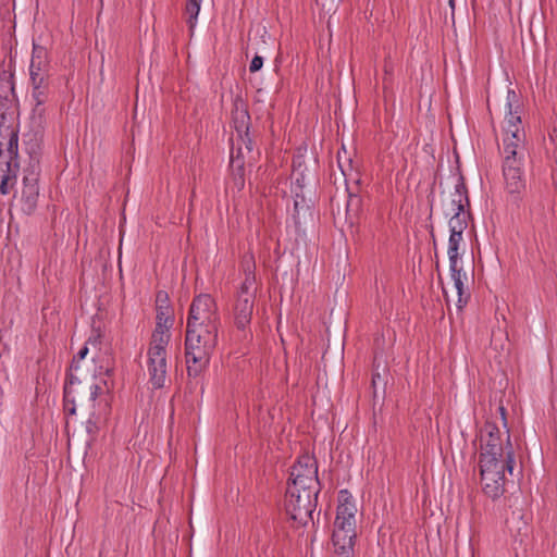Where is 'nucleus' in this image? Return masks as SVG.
I'll return each instance as SVG.
<instances>
[{
  "label": "nucleus",
  "instance_id": "obj_1",
  "mask_svg": "<svg viewBox=\"0 0 557 557\" xmlns=\"http://www.w3.org/2000/svg\"><path fill=\"white\" fill-rule=\"evenodd\" d=\"M500 140L504 156L525 158V132L521 121L522 106L516 91L508 89L502 108Z\"/></svg>",
  "mask_w": 557,
  "mask_h": 557
},
{
  "label": "nucleus",
  "instance_id": "obj_2",
  "mask_svg": "<svg viewBox=\"0 0 557 557\" xmlns=\"http://www.w3.org/2000/svg\"><path fill=\"white\" fill-rule=\"evenodd\" d=\"M218 329L186 327L185 357L189 375H198L209 363L216 346Z\"/></svg>",
  "mask_w": 557,
  "mask_h": 557
},
{
  "label": "nucleus",
  "instance_id": "obj_3",
  "mask_svg": "<svg viewBox=\"0 0 557 557\" xmlns=\"http://www.w3.org/2000/svg\"><path fill=\"white\" fill-rule=\"evenodd\" d=\"M0 124V193L8 195L14 187L18 172L17 128L13 122Z\"/></svg>",
  "mask_w": 557,
  "mask_h": 557
},
{
  "label": "nucleus",
  "instance_id": "obj_4",
  "mask_svg": "<svg viewBox=\"0 0 557 557\" xmlns=\"http://www.w3.org/2000/svg\"><path fill=\"white\" fill-rule=\"evenodd\" d=\"M515 454L510 450L500 456H480L481 483L484 493L491 498H498L505 492L506 473L512 472Z\"/></svg>",
  "mask_w": 557,
  "mask_h": 557
},
{
  "label": "nucleus",
  "instance_id": "obj_5",
  "mask_svg": "<svg viewBox=\"0 0 557 557\" xmlns=\"http://www.w3.org/2000/svg\"><path fill=\"white\" fill-rule=\"evenodd\" d=\"M242 267L245 274V280L242 283L233 308L234 323L238 330H245L250 324L253 313L256 294L258 290V284L255 274L256 263L253 255H245L242 261Z\"/></svg>",
  "mask_w": 557,
  "mask_h": 557
},
{
  "label": "nucleus",
  "instance_id": "obj_6",
  "mask_svg": "<svg viewBox=\"0 0 557 557\" xmlns=\"http://www.w3.org/2000/svg\"><path fill=\"white\" fill-rule=\"evenodd\" d=\"M158 334L159 335H151L147 352V373L149 375V382L156 388L164 386L166 380V347L171 338L162 335V332Z\"/></svg>",
  "mask_w": 557,
  "mask_h": 557
},
{
  "label": "nucleus",
  "instance_id": "obj_7",
  "mask_svg": "<svg viewBox=\"0 0 557 557\" xmlns=\"http://www.w3.org/2000/svg\"><path fill=\"white\" fill-rule=\"evenodd\" d=\"M318 492L288 486L285 496V509L290 518L301 524L311 519Z\"/></svg>",
  "mask_w": 557,
  "mask_h": 557
},
{
  "label": "nucleus",
  "instance_id": "obj_8",
  "mask_svg": "<svg viewBox=\"0 0 557 557\" xmlns=\"http://www.w3.org/2000/svg\"><path fill=\"white\" fill-rule=\"evenodd\" d=\"M187 326L218 329V308L210 295H199L194 299L189 309Z\"/></svg>",
  "mask_w": 557,
  "mask_h": 557
},
{
  "label": "nucleus",
  "instance_id": "obj_9",
  "mask_svg": "<svg viewBox=\"0 0 557 557\" xmlns=\"http://www.w3.org/2000/svg\"><path fill=\"white\" fill-rule=\"evenodd\" d=\"M357 519L336 517L333 530V545L337 557H354L357 539Z\"/></svg>",
  "mask_w": 557,
  "mask_h": 557
},
{
  "label": "nucleus",
  "instance_id": "obj_10",
  "mask_svg": "<svg viewBox=\"0 0 557 557\" xmlns=\"http://www.w3.org/2000/svg\"><path fill=\"white\" fill-rule=\"evenodd\" d=\"M288 486L319 492L318 467L313 457L304 455L298 459L292 468Z\"/></svg>",
  "mask_w": 557,
  "mask_h": 557
},
{
  "label": "nucleus",
  "instance_id": "obj_11",
  "mask_svg": "<svg viewBox=\"0 0 557 557\" xmlns=\"http://www.w3.org/2000/svg\"><path fill=\"white\" fill-rule=\"evenodd\" d=\"M468 205L469 199L467 195V188L462 177H459L455 186L453 198L448 203L451 212H454V215L449 220L450 235L463 236V232L468 226V214L465 211V208Z\"/></svg>",
  "mask_w": 557,
  "mask_h": 557
},
{
  "label": "nucleus",
  "instance_id": "obj_12",
  "mask_svg": "<svg viewBox=\"0 0 557 557\" xmlns=\"http://www.w3.org/2000/svg\"><path fill=\"white\" fill-rule=\"evenodd\" d=\"M480 442V456H500L507 450L515 454L508 431H506V438L503 440L499 429L492 422H486L481 429Z\"/></svg>",
  "mask_w": 557,
  "mask_h": 557
},
{
  "label": "nucleus",
  "instance_id": "obj_13",
  "mask_svg": "<svg viewBox=\"0 0 557 557\" xmlns=\"http://www.w3.org/2000/svg\"><path fill=\"white\" fill-rule=\"evenodd\" d=\"M38 177L39 163L37 160H32L29 166L25 170L20 199L21 209L26 214H32L37 207L39 197Z\"/></svg>",
  "mask_w": 557,
  "mask_h": 557
},
{
  "label": "nucleus",
  "instance_id": "obj_14",
  "mask_svg": "<svg viewBox=\"0 0 557 557\" xmlns=\"http://www.w3.org/2000/svg\"><path fill=\"white\" fill-rule=\"evenodd\" d=\"M525 158L504 156L503 173L505 188L511 195H520L525 189L522 166Z\"/></svg>",
  "mask_w": 557,
  "mask_h": 557
},
{
  "label": "nucleus",
  "instance_id": "obj_15",
  "mask_svg": "<svg viewBox=\"0 0 557 557\" xmlns=\"http://www.w3.org/2000/svg\"><path fill=\"white\" fill-rule=\"evenodd\" d=\"M156 327L152 335H162L171 337L170 330L174 323L173 309L170 306L168 294L159 292L156 298Z\"/></svg>",
  "mask_w": 557,
  "mask_h": 557
},
{
  "label": "nucleus",
  "instance_id": "obj_16",
  "mask_svg": "<svg viewBox=\"0 0 557 557\" xmlns=\"http://www.w3.org/2000/svg\"><path fill=\"white\" fill-rule=\"evenodd\" d=\"M450 275L451 280L454 282V289L457 295V306L459 309H461L469 300L470 293L468 290V287L466 286L468 283V276L466 273L462 272V268L460 263L449 264Z\"/></svg>",
  "mask_w": 557,
  "mask_h": 557
},
{
  "label": "nucleus",
  "instance_id": "obj_17",
  "mask_svg": "<svg viewBox=\"0 0 557 557\" xmlns=\"http://www.w3.org/2000/svg\"><path fill=\"white\" fill-rule=\"evenodd\" d=\"M32 98L34 101L33 108V121L37 124L38 127L42 125L46 115V107L45 104L49 98V88H32Z\"/></svg>",
  "mask_w": 557,
  "mask_h": 557
},
{
  "label": "nucleus",
  "instance_id": "obj_18",
  "mask_svg": "<svg viewBox=\"0 0 557 557\" xmlns=\"http://www.w3.org/2000/svg\"><path fill=\"white\" fill-rule=\"evenodd\" d=\"M358 508L355 499L347 490L338 493V506L336 517L345 519H357Z\"/></svg>",
  "mask_w": 557,
  "mask_h": 557
},
{
  "label": "nucleus",
  "instance_id": "obj_19",
  "mask_svg": "<svg viewBox=\"0 0 557 557\" xmlns=\"http://www.w3.org/2000/svg\"><path fill=\"white\" fill-rule=\"evenodd\" d=\"M48 53L47 50L41 46L34 45L33 55L29 65V75L37 76L39 74H48Z\"/></svg>",
  "mask_w": 557,
  "mask_h": 557
},
{
  "label": "nucleus",
  "instance_id": "obj_20",
  "mask_svg": "<svg viewBox=\"0 0 557 557\" xmlns=\"http://www.w3.org/2000/svg\"><path fill=\"white\" fill-rule=\"evenodd\" d=\"M201 0H188L185 8L186 23L188 24L190 34L194 33L198 14L200 12Z\"/></svg>",
  "mask_w": 557,
  "mask_h": 557
},
{
  "label": "nucleus",
  "instance_id": "obj_21",
  "mask_svg": "<svg viewBox=\"0 0 557 557\" xmlns=\"http://www.w3.org/2000/svg\"><path fill=\"white\" fill-rule=\"evenodd\" d=\"M463 240V236L461 235H450L449 242H448V258H449V264L460 263L459 262V247L461 242Z\"/></svg>",
  "mask_w": 557,
  "mask_h": 557
},
{
  "label": "nucleus",
  "instance_id": "obj_22",
  "mask_svg": "<svg viewBox=\"0 0 557 557\" xmlns=\"http://www.w3.org/2000/svg\"><path fill=\"white\" fill-rule=\"evenodd\" d=\"M81 389V382H75L73 377L70 379L69 383L65 385L64 388V397L66 403H75L76 396L79 393Z\"/></svg>",
  "mask_w": 557,
  "mask_h": 557
},
{
  "label": "nucleus",
  "instance_id": "obj_23",
  "mask_svg": "<svg viewBox=\"0 0 557 557\" xmlns=\"http://www.w3.org/2000/svg\"><path fill=\"white\" fill-rule=\"evenodd\" d=\"M337 163L342 173L345 176L348 175L349 172L351 171V160L348 157L347 151L344 147L337 152Z\"/></svg>",
  "mask_w": 557,
  "mask_h": 557
},
{
  "label": "nucleus",
  "instance_id": "obj_24",
  "mask_svg": "<svg viewBox=\"0 0 557 557\" xmlns=\"http://www.w3.org/2000/svg\"><path fill=\"white\" fill-rule=\"evenodd\" d=\"M32 88H49V75L37 74V76H30Z\"/></svg>",
  "mask_w": 557,
  "mask_h": 557
},
{
  "label": "nucleus",
  "instance_id": "obj_25",
  "mask_svg": "<svg viewBox=\"0 0 557 557\" xmlns=\"http://www.w3.org/2000/svg\"><path fill=\"white\" fill-rule=\"evenodd\" d=\"M263 65V59L262 57L260 55H256L252 60H251V63H250V66H249V71L251 73H255L257 71H259Z\"/></svg>",
  "mask_w": 557,
  "mask_h": 557
},
{
  "label": "nucleus",
  "instance_id": "obj_26",
  "mask_svg": "<svg viewBox=\"0 0 557 557\" xmlns=\"http://www.w3.org/2000/svg\"><path fill=\"white\" fill-rule=\"evenodd\" d=\"M12 90H13V84L11 82V77L7 76L0 83V91L4 92L7 95L8 91H12Z\"/></svg>",
  "mask_w": 557,
  "mask_h": 557
},
{
  "label": "nucleus",
  "instance_id": "obj_27",
  "mask_svg": "<svg viewBox=\"0 0 557 557\" xmlns=\"http://www.w3.org/2000/svg\"><path fill=\"white\" fill-rule=\"evenodd\" d=\"M99 392H100V387L98 385H95V384L91 385L89 387V397H90V399L94 400L97 397Z\"/></svg>",
  "mask_w": 557,
  "mask_h": 557
},
{
  "label": "nucleus",
  "instance_id": "obj_28",
  "mask_svg": "<svg viewBox=\"0 0 557 557\" xmlns=\"http://www.w3.org/2000/svg\"><path fill=\"white\" fill-rule=\"evenodd\" d=\"M87 352H88V347H87V346H85V347H83V348L79 350V352H78V355H77V356H78V358H79V359H84V358L86 357Z\"/></svg>",
  "mask_w": 557,
  "mask_h": 557
},
{
  "label": "nucleus",
  "instance_id": "obj_29",
  "mask_svg": "<svg viewBox=\"0 0 557 557\" xmlns=\"http://www.w3.org/2000/svg\"><path fill=\"white\" fill-rule=\"evenodd\" d=\"M236 113L240 116L242 120H244L246 116V111H244V110L240 112L237 111Z\"/></svg>",
  "mask_w": 557,
  "mask_h": 557
},
{
  "label": "nucleus",
  "instance_id": "obj_30",
  "mask_svg": "<svg viewBox=\"0 0 557 557\" xmlns=\"http://www.w3.org/2000/svg\"><path fill=\"white\" fill-rule=\"evenodd\" d=\"M96 342H97L96 339H91V338H90V339L87 342V344H88V345H94V346H96Z\"/></svg>",
  "mask_w": 557,
  "mask_h": 557
},
{
  "label": "nucleus",
  "instance_id": "obj_31",
  "mask_svg": "<svg viewBox=\"0 0 557 557\" xmlns=\"http://www.w3.org/2000/svg\"><path fill=\"white\" fill-rule=\"evenodd\" d=\"M499 411H500L503 418L505 419V408L504 407H499Z\"/></svg>",
  "mask_w": 557,
  "mask_h": 557
},
{
  "label": "nucleus",
  "instance_id": "obj_32",
  "mask_svg": "<svg viewBox=\"0 0 557 557\" xmlns=\"http://www.w3.org/2000/svg\"><path fill=\"white\" fill-rule=\"evenodd\" d=\"M444 295H445L446 299L448 300L449 295H448V292L445 288H444Z\"/></svg>",
  "mask_w": 557,
  "mask_h": 557
},
{
  "label": "nucleus",
  "instance_id": "obj_33",
  "mask_svg": "<svg viewBox=\"0 0 557 557\" xmlns=\"http://www.w3.org/2000/svg\"><path fill=\"white\" fill-rule=\"evenodd\" d=\"M449 5L454 9L455 1L454 0H449Z\"/></svg>",
  "mask_w": 557,
  "mask_h": 557
}]
</instances>
